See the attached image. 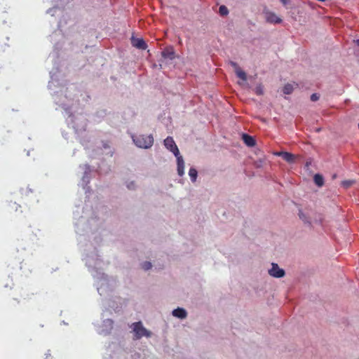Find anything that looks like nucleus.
Returning <instances> with one entry per match:
<instances>
[{"label": "nucleus", "mask_w": 359, "mask_h": 359, "mask_svg": "<svg viewBox=\"0 0 359 359\" xmlns=\"http://www.w3.org/2000/svg\"><path fill=\"white\" fill-rule=\"evenodd\" d=\"M133 140L137 147L142 149L150 148L154 144V137L151 135L133 136Z\"/></svg>", "instance_id": "nucleus-1"}, {"label": "nucleus", "mask_w": 359, "mask_h": 359, "mask_svg": "<svg viewBox=\"0 0 359 359\" xmlns=\"http://www.w3.org/2000/svg\"><path fill=\"white\" fill-rule=\"evenodd\" d=\"M131 327L135 333V339H140L142 337H149L151 336V332L143 327L140 321L133 323Z\"/></svg>", "instance_id": "nucleus-2"}, {"label": "nucleus", "mask_w": 359, "mask_h": 359, "mask_svg": "<svg viewBox=\"0 0 359 359\" xmlns=\"http://www.w3.org/2000/svg\"><path fill=\"white\" fill-rule=\"evenodd\" d=\"M165 147L170 150L175 156L180 154V151L172 137H168L164 140Z\"/></svg>", "instance_id": "nucleus-3"}, {"label": "nucleus", "mask_w": 359, "mask_h": 359, "mask_svg": "<svg viewBox=\"0 0 359 359\" xmlns=\"http://www.w3.org/2000/svg\"><path fill=\"white\" fill-rule=\"evenodd\" d=\"M271 269L269 270V273L270 276L275 278H281L285 275V271L282 269H280L278 265L275 263H272Z\"/></svg>", "instance_id": "nucleus-4"}, {"label": "nucleus", "mask_w": 359, "mask_h": 359, "mask_svg": "<svg viewBox=\"0 0 359 359\" xmlns=\"http://www.w3.org/2000/svg\"><path fill=\"white\" fill-rule=\"evenodd\" d=\"M265 18L267 22L272 23V24H279L282 22V20L280 18L277 16L276 13L268 11L265 13Z\"/></svg>", "instance_id": "nucleus-5"}, {"label": "nucleus", "mask_w": 359, "mask_h": 359, "mask_svg": "<svg viewBox=\"0 0 359 359\" xmlns=\"http://www.w3.org/2000/svg\"><path fill=\"white\" fill-rule=\"evenodd\" d=\"M231 65L234 68L236 76L242 79L243 81L247 80V75L244 71H243L235 62H231Z\"/></svg>", "instance_id": "nucleus-6"}, {"label": "nucleus", "mask_w": 359, "mask_h": 359, "mask_svg": "<svg viewBox=\"0 0 359 359\" xmlns=\"http://www.w3.org/2000/svg\"><path fill=\"white\" fill-rule=\"evenodd\" d=\"M131 43L133 46L141 50H145L147 48V43L142 39L133 37L131 39Z\"/></svg>", "instance_id": "nucleus-7"}, {"label": "nucleus", "mask_w": 359, "mask_h": 359, "mask_svg": "<svg viewBox=\"0 0 359 359\" xmlns=\"http://www.w3.org/2000/svg\"><path fill=\"white\" fill-rule=\"evenodd\" d=\"M177 162V172L180 176H182L184 173V162L180 154L176 156Z\"/></svg>", "instance_id": "nucleus-8"}, {"label": "nucleus", "mask_w": 359, "mask_h": 359, "mask_svg": "<svg viewBox=\"0 0 359 359\" xmlns=\"http://www.w3.org/2000/svg\"><path fill=\"white\" fill-rule=\"evenodd\" d=\"M278 155L279 156H281L283 160H285V161H287L288 163H293L295 159L294 155H293L292 154L289 153V152L282 151V152L278 153Z\"/></svg>", "instance_id": "nucleus-9"}, {"label": "nucleus", "mask_w": 359, "mask_h": 359, "mask_svg": "<svg viewBox=\"0 0 359 359\" xmlns=\"http://www.w3.org/2000/svg\"><path fill=\"white\" fill-rule=\"evenodd\" d=\"M172 315L175 317H177V318H179L181 319H184L187 317V311L184 309L177 308V309H175L173 310Z\"/></svg>", "instance_id": "nucleus-10"}, {"label": "nucleus", "mask_w": 359, "mask_h": 359, "mask_svg": "<svg viewBox=\"0 0 359 359\" xmlns=\"http://www.w3.org/2000/svg\"><path fill=\"white\" fill-rule=\"evenodd\" d=\"M242 139L245 144L248 147H253L256 144L255 139L248 134H243Z\"/></svg>", "instance_id": "nucleus-11"}, {"label": "nucleus", "mask_w": 359, "mask_h": 359, "mask_svg": "<svg viewBox=\"0 0 359 359\" xmlns=\"http://www.w3.org/2000/svg\"><path fill=\"white\" fill-rule=\"evenodd\" d=\"M315 184L318 187H322L324 184V179L320 174H316L313 177Z\"/></svg>", "instance_id": "nucleus-12"}, {"label": "nucleus", "mask_w": 359, "mask_h": 359, "mask_svg": "<svg viewBox=\"0 0 359 359\" xmlns=\"http://www.w3.org/2000/svg\"><path fill=\"white\" fill-rule=\"evenodd\" d=\"M294 90L293 84L291 83H287L284 86L283 88V92L285 95H290L292 93Z\"/></svg>", "instance_id": "nucleus-13"}, {"label": "nucleus", "mask_w": 359, "mask_h": 359, "mask_svg": "<svg viewBox=\"0 0 359 359\" xmlns=\"http://www.w3.org/2000/svg\"><path fill=\"white\" fill-rule=\"evenodd\" d=\"M174 52L169 50H165L162 52V56L164 58H169L172 60L174 58Z\"/></svg>", "instance_id": "nucleus-14"}, {"label": "nucleus", "mask_w": 359, "mask_h": 359, "mask_svg": "<svg viewBox=\"0 0 359 359\" xmlns=\"http://www.w3.org/2000/svg\"><path fill=\"white\" fill-rule=\"evenodd\" d=\"M197 170L195 168H190L189 171V175L190 176V178L192 182H195L197 177Z\"/></svg>", "instance_id": "nucleus-15"}, {"label": "nucleus", "mask_w": 359, "mask_h": 359, "mask_svg": "<svg viewBox=\"0 0 359 359\" xmlns=\"http://www.w3.org/2000/svg\"><path fill=\"white\" fill-rule=\"evenodd\" d=\"M219 13L221 15L224 16L229 13V10L226 8V6L222 5V6H220L219 8Z\"/></svg>", "instance_id": "nucleus-16"}, {"label": "nucleus", "mask_w": 359, "mask_h": 359, "mask_svg": "<svg viewBox=\"0 0 359 359\" xmlns=\"http://www.w3.org/2000/svg\"><path fill=\"white\" fill-rule=\"evenodd\" d=\"M255 93L258 95H262L264 94V90H263V86L260 84V85H258L255 89Z\"/></svg>", "instance_id": "nucleus-17"}, {"label": "nucleus", "mask_w": 359, "mask_h": 359, "mask_svg": "<svg viewBox=\"0 0 359 359\" xmlns=\"http://www.w3.org/2000/svg\"><path fill=\"white\" fill-rule=\"evenodd\" d=\"M354 182H355V181H353V180H345V181L342 182V185L345 188H348L351 186H352L354 184Z\"/></svg>", "instance_id": "nucleus-18"}, {"label": "nucleus", "mask_w": 359, "mask_h": 359, "mask_svg": "<svg viewBox=\"0 0 359 359\" xmlns=\"http://www.w3.org/2000/svg\"><path fill=\"white\" fill-rule=\"evenodd\" d=\"M151 263L149 262H145L142 264V267L144 270L147 271L151 268Z\"/></svg>", "instance_id": "nucleus-19"}, {"label": "nucleus", "mask_w": 359, "mask_h": 359, "mask_svg": "<svg viewBox=\"0 0 359 359\" xmlns=\"http://www.w3.org/2000/svg\"><path fill=\"white\" fill-rule=\"evenodd\" d=\"M319 95L317 93H313L311 96V100L313 102H316L318 100Z\"/></svg>", "instance_id": "nucleus-20"}, {"label": "nucleus", "mask_w": 359, "mask_h": 359, "mask_svg": "<svg viewBox=\"0 0 359 359\" xmlns=\"http://www.w3.org/2000/svg\"><path fill=\"white\" fill-rule=\"evenodd\" d=\"M127 187L129 189H133L135 188V183L133 182H130L128 185H127Z\"/></svg>", "instance_id": "nucleus-21"}, {"label": "nucleus", "mask_w": 359, "mask_h": 359, "mask_svg": "<svg viewBox=\"0 0 359 359\" xmlns=\"http://www.w3.org/2000/svg\"><path fill=\"white\" fill-rule=\"evenodd\" d=\"M356 43H357L358 46H359V39H358V40L356 41Z\"/></svg>", "instance_id": "nucleus-22"}, {"label": "nucleus", "mask_w": 359, "mask_h": 359, "mask_svg": "<svg viewBox=\"0 0 359 359\" xmlns=\"http://www.w3.org/2000/svg\"><path fill=\"white\" fill-rule=\"evenodd\" d=\"M284 4L285 3V0H281Z\"/></svg>", "instance_id": "nucleus-23"}]
</instances>
